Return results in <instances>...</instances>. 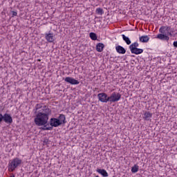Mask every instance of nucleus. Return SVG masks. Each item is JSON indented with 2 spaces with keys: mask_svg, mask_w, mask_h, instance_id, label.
<instances>
[{
  "mask_svg": "<svg viewBox=\"0 0 177 177\" xmlns=\"http://www.w3.org/2000/svg\"><path fill=\"white\" fill-rule=\"evenodd\" d=\"M42 110L43 111L39 112L35 118V124H36L37 127H43V125L47 124L48 121L49 120L50 109L46 106H43Z\"/></svg>",
  "mask_w": 177,
  "mask_h": 177,
  "instance_id": "1",
  "label": "nucleus"
},
{
  "mask_svg": "<svg viewBox=\"0 0 177 177\" xmlns=\"http://www.w3.org/2000/svg\"><path fill=\"white\" fill-rule=\"evenodd\" d=\"M172 29L171 26H163L159 28V34L157 35L156 38L158 39H160L161 41H169V35L172 37Z\"/></svg>",
  "mask_w": 177,
  "mask_h": 177,
  "instance_id": "2",
  "label": "nucleus"
},
{
  "mask_svg": "<svg viewBox=\"0 0 177 177\" xmlns=\"http://www.w3.org/2000/svg\"><path fill=\"white\" fill-rule=\"evenodd\" d=\"M62 124H66V115L60 114L58 118H52L50 119V125L52 128H57Z\"/></svg>",
  "mask_w": 177,
  "mask_h": 177,
  "instance_id": "3",
  "label": "nucleus"
},
{
  "mask_svg": "<svg viewBox=\"0 0 177 177\" xmlns=\"http://www.w3.org/2000/svg\"><path fill=\"white\" fill-rule=\"evenodd\" d=\"M23 162V160L19 158H15L8 162V171L9 172H13L16 168L20 167Z\"/></svg>",
  "mask_w": 177,
  "mask_h": 177,
  "instance_id": "4",
  "label": "nucleus"
},
{
  "mask_svg": "<svg viewBox=\"0 0 177 177\" xmlns=\"http://www.w3.org/2000/svg\"><path fill=\"white\" fill-rule=\"evenodd\" d=\"M121 100V94L120 93L113 92L109 96L110 103H115V102H119Z\"/></svg>",
  "mask_w": 177,
  "mask_h": 177,
  "instance_id": "5",
  "label": "nucleus"
},
{
  "mask_svg": "<svg viewBox=\"0 0 177 177\" xmlns=\"http://www.w3.org/2000/svg\"><path fill=\"white\" fill-rule=\"evenodd\" d=\"M98 100L102 103H107L109 102V96H107L106 93H100L97 94Z\"/></svg>",
  "mask_w": 177,
  "mask_h": 177,
  "instance_id": "6",
  "label": "nucleus"
},
{
  "mask_svg": "<svg viewBox=\"0 0 177 177\" xmlns=\"http://www.w3.org/2000/svg\"><path fill=\"white\" fill-rule=\"evenodd\" d=\"M65 82H68V84H71V85H78L80 82L71 77H66L64 80Z\"/></svg>",
  "mask_w": 177,
  "mask_h": 177,
  "instance_id": "7",
  "label": "nucleus"
},
{
  "mask_svg": "<svg viewBox=\"0 0 177 177\" xmlns=\"http://www.w3.org/2000/svg\"><path fill=\"white\" fill-rule=\"evenodd\" d=\"M3 120L6 124H12V122H13V119H12V116H10L8 113H5L3 115Z\"/></svg>",
  "mask_w": 177,
  "mask_h": 177,
  "instance_id": "8",
  "label": "nucleus"
},
{
  "mask_svg": "<svg viewBox=\"0 0 177 177\" xmlns=\"http://www.w3.org/2000/svg\"><path fill=\"white\" fill-rule=\"evenodd\" d=\"M45 38L48 42H53L55 41V35L53 33H46Z\"/></svg>",
  "mask_w": 177,
  "mask_h": 177,
  "instance_id": "9",
  "label": "nucleus"
},
{
  "mask_svg": "<svg viewBox=\"0 0 177 177\" xmlns=\"http://www.w3.org/2000/svg\"><path fill=\"white\" fill-rule=\"evenodd\" d=\"M115 50L118 52V53H120L122 55H125L127 50H125V48H124V47L121 46H118L115 47Z\"/></svg>",
  "mask_w": 177,
  "mask_h": 177,
  "instance_id": "10",
  "label": "nucleus"
},
{
  "mask_svg": "<svg viewBox=\"0 0 177 177\" xmlns=\"http://www.w3.org/2000/svg\"><path fill=\"white\" fill-rule=\"evenodd\" d=\"M96 171L104 177L109 176V173L105 169H97Z\"/></svg>",
  "mask_w": 177,
  "mask_h": 177,
  "instance_id": "11",
  "label": "nucleus"
},
{
  "mask_svg": "<svg viewBox=\"0 0 177 177\" xmlns=\"http://www.w3.org/2000/svg\"><path fill=\"white\" fill-rule=\"evenodd\" d=\"M151 117H153V113L149 112V111H147L144 113V118L146 121H149Z\"/></svg>",
  "mask_w": 177,
  "mask_h": 177,
  "instance_id": "12",
  "label": "nucleus"
},
{
  "mask_svg": "<svg viewBox=\"0 0 177 177\" xmlns=\"http://www.w3.org/2000/svg\"><path fill=\"white\" fill-rule=\"evenodd\" d=\"M103 49H104V44L102 43H99L96 46L97 52H103Z\"/></svg>",
  "mask_w": 177,
  "mask_h": 177,
  "instance_id": "13",
  "label": "nucleus"
},
{
  "mask_svg": "<svg viewBox=\"0 0 177 177\" xmlns=\"http://www.w3.org/2000/svg\"><path fill=\"white\" fill-rule=\"evenodd\" d=\"M149 39H150V37H149V36L147 35L141 36L140 37V41L143 43L149 42Z\"/></svg>",
  "mask_w": 177,
  "mask_h": 177,
  "instance_id": "14",
  "label": "nucleus"
},
{
  "mask_svg": "<svg viewBox=\"0 0 177 177\" xmlns=\"http://www.w3.org/2000/svg\"><path fill=\"white\" fill-rule=\"evenodd\" d=\"M131 53H134V55H140V53H143V49L137 48L133 50Z\"/></svg>",
  "mask_w": 177,
  "mask_h": 177,
  "instance_id": "15",
  "label": "nucleus"
},
{
  "mask_svg": "<svg viewBox=\"0 0 177 177\" xmlns=\"http://www.w3.org/2000/svg\"><path fill=\"white\" fill-rule=\"evenodd\" d=\"M122 37L127 45H131V39L128 37L125 36V35H122Z\"/></svg>",
  "mask_w": 177,
  "mask_h": 177,
  "instance_id": "16",
  "label": "nucleus"
},
{
  "mask_svg": "<svg viewBox=\"0 0 177 177\" xmlns=\"http://www.w3.org/2000/svg\"><path fill=\"white\" fill-rule=\"evenodd\" d=\"M89 37L93 41H96V39H97V35H96V33L95 32H91Z\"/></svg>",
  "mask_w": 177,
  "mask_h": 177,
  "instance_id": "17",
  "label": "nucleus"
},
{
  "mask_svg": "<svg viewBox=\"0 0 177 177\" xmlns=\"http://www.w3.org/2000/svg\"><path fill=\"white\" fill-rule=\"evenodd\" d=\"M139 171V167L138 165H135L132 168H131V172L133 174H136Z\"/></svg>",
  "mask_w": 177,
  "mask_h": 177,
  "instance_id": "18",
  "label": "nucleus"
},
{
  "mask_svg": "<svg viewBox=\"0 0 177 177\" xmlns=\"http://www.w3.org/2000/svg\"><path fill=\"white\" fill-rule=\"evenodd\" d=\"M43 126L44 127L41 128L42 131H52L53 129V127H46L45 125Z\"/></svg>",
  "mask_w": 177,
  "mask_h": 177,
  "instance_id": "19",
  "label": "nucleus"
},
{
  "mask_svg": "<svg viewBox=\"0 0 177 177\" xmlns=\"http://www.w3.org/2000/svg\"><path fill=\"white\" fill-rule=\"evenodd\" d=\"M95 12L97 15H103V13H104V12H103V9L100 8H97Z\"/></svg>",
  "mask_w": 177,
  "mask_h": 177,
  "instance_id": "20",
  "label": "nucleus"
},
{
  "mask_svg": "<svg viewBox=\"0 0 177 177\" xmlns=\"http://www.w3.org/2000/svg\"><path fill=\"white\" fill-rule=\"evenodd\" d=\"M136 48H137V47L134 46L133 44H131L129 46V49L131 53L133 52V50H136Z\"/></svg>",
  "mask_w": 177,
  "mask_h": 177,
  "instance_id": "21",
  "label": "nucleus"
},
{
  "mask_svg": "<svg viewBox=\"0 0 177 177\" xmlns=\"http://www.w3.org/2000/svg\"><path fill=\"white\" fill-rule=\"evenodd\" d=\"M3 121V115L2 113H0V124Z\"/></svg>",
  "mask_w": 177,
  "mask_h": 177,
  "instance_id": "22",
  "label": "nucleus"
},
{
  "mask_svg": "<svg viewBox=\"0 0 177 177\" xmlns=\"http://www.w3.org/2000/svg\"><path fill=\"white\" fill-rule=\"evenodd\" d=\"M132 44H133L134 46L137 47V48H138V46H139V43H138V42H134V43H133Z\"/></svg>",
  "mask_w": 177,
  "mask_h": 177,
  "instance_id": "23",
  "label": "nucleus"
},
{
  "mask_svg": "<svg viewBox=\"0 0 177 177\" xmlns=\"http://www.w3.org/2000/svg\"><path fill=\"white\" fill-rule=\"evenodd\" d=\"M173 45L175 46V48H177V41H174Z\"/></svg>",
  "mask_w": 177,
  "mask_h": 177,
  "instance_id": "24",
  "label": "nucleus"
},
{
  "mask_svg": "<svg viewBox=\"0 0 177 177\" xmlns=\"http://www.w3.org/2000/svg\"><path fill=\"white\" fill-rule=\"evenodd\" d=\"M12 15H13V16H17V12H12Z\"/></svg>",
  "mask_w": 177,
  "mask_h": 177,
  "instance_id": "25",
  "label": "nucleus"
},
{
  "mask_svg": "<svg viewBox=\"0 0 177 177\" xmlns=\"http://www.w3.org/2000/svg\"><path fill=\"white\" fill-rule=\"evenodd\" d=\"M38 106H39V104L36 105V110H38V109H39Z\"/></svg>",
  "mask_w": 177,
  "mask_h": 177,
  "instance_id": "26",
  "label": "nucleus"
},
{
  "mask_svg": "<svg viewBox=\"0 0 177 177\" xmlns=\"http://www.w3.org/2000/svg\"><path fill=\"white\" fill-rule=\"evenodd\" d=\"M10 177H15V174H12Z\"/></svg>",
  "mask_w": 177,
  "mask_h": 177,
  "instance_id": "27",
  "label": "nucleus"
}]
</instances>
